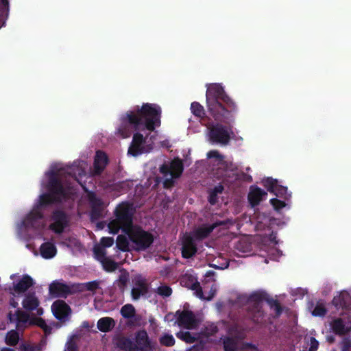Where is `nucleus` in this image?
Instances as JSON below:
<instances>
[{"instance_id":"obj_35","label":"nucleus","mask_w":351,"mask_h":351,"mask_svg":"<svg viewBox=\"0 0 351 351\" xmlns=\"http://www.w3.org/2000/svg\"><path fill=\"white\" fill-rule=\"evenodd\" d=\"M19 333L16 330H12L6 334L5 341L7 345L14 346L19 343Z\"/></svg>"},{"instance_id":"obj_52","label":"nucleus","mask_w":351,"mask_h":351,"mask_svg":"<svg viewBox=\"0 0 351 351\" xmlns=\"http://www.w3.org/2000/svg\"><path fill=\"white\" fill-rule=\"evenodd\" d=\"M21 350L22 351H40V349L37 346H34L28 344H23L21 346Z\"/></svg>"},{"instance_id":"obj_19","label":"nucleus","mask_w":351,"mask_h":351,"mask_svg":"<svg viewBox=\"0 0 351 351\" xmlns=\"http://www.w3.org/2000/svg\"><path fill=\"white\" fill-rule=\"evenodd\" d=\"M145 142V138L142 134L139 132L134 133L128 154L134 157L142 154L145 149L143 145Z\"/></svg>"},{"instance_id":"obj_47","label":"nucleus","mask_w":351,"mask_h":351,"mask_svg":"<svg viewBox=\"0 0 351 351\" xmlns=\"http://www.w3.org/2000/svg\"><path fill=\"white\" fill-rule=\"evenodd\" d=\"M29 325L36 326L43 330L44 328H46L47 324L42 318H32L29 322Z\"/></svg>"},{"instance_id":"obj_59","label":"nucleus","mask_w":351,"mask_h":351,"mask_svg":"<svg viewBox=\"0 0 351 351\" xmlns=\"http://www.w3.org/2000/svg\"><path fill=\"white\" fill-rule=\"evenodd\" d=\"M195 294L197 295V297H198L200 299H205V298L204 297V292H203V290H202V288H199V289H197L196 291H195Z\"/></svg>"},{"instance_id":"obj_21","label":"nucleus","mask_w":351,"mask_h":351,"mask_svg":"<svg viewBox=\"0 0 351 351\" xmlns=\"http://www.w3.org/2000/svg\"><path fill=\"white\" fill-rule=\"evenodd\" d=\"M267 196V193L263 189L256 186V185H252L250 188V193H248V202L251 207H255Z\"/></svg>"},{"instance_id":"obj_36","label":"nucleus","mask_w":351,"mask_h":351,"mask_svg":"<svg viewBox=\"0 0 351 351\" xmlns=\"http://www.w3.org/2000/svg\"><path fill=\"white\" fill-rule=\"evenodd\" d=\"M103 268L108 272L114 271L119 267L118 263L115 261L107 257L103 261L101 262Z\"/></svg>"},{"instance_id":"obj_29","label":"nucleus","mask_w":351,"mask_h":351,"mask_svg":"<svg viewBox=\"0 0 351 351\" xmlns=\"http://www.w3.org/2000/svg\"><path fill=\"white\" fill-rule=\"evenodd\" d=\"M116 325L114 318L111 317H104L98 319L97 327L98 330L102 332H108L111 331Z\"/></svg>"},{"instance_id":"obj_38","label":"nucleus","mask_w":351,"mask_h":351,"mask_svg":"<svg viewBox=\"0 0 351 351\" xmlns=\"http://www.w3.org/2000/svg\"><path fill=\"white\" fill-rule=\"evenodd\" d=\"M177 338L185 341L188 343H193L196 341V337H194L190 332L180 331L176 334Z\"/></svg>"},{"instance_id":"obj_57","label":"nucleus","mask_w":351,"mask_h":351,"mask_svg":"<svg viewBox=\"0 0 351 351\" xmlns=\"http://www.w3.org/2000/svg\"><path fill=\"white\" fill-rule=\"evenodd\" d=\"M8 319L10 323H16V313L13 314L11 311L8 314Z\"/></svg>"},{"instance_id":"obj_25","label":"nucleus","mask_w":351,"mask_h":351,"mask_svg":"<svg viewBox=\"0 0 351 351\" xmlns=\"http://www.w3.org/2000/svg\"><path fill=\"white\" fill-rule=\"evenodd\" d=\"M332 304H333L337 308L347 309L351 305V297L350 294L346 291L341 292L333 298Z\"/></svg>"},{"instance_id":"obj_37","label":"nucleus","mask_w":351,"mask_h":351,"mask_svg":"<svg viewBox=\"0 0 351 351\" xmlns=\"http://www.w3.org/2000/svg\"><path fill=\"white\" fill-rule=\"evenodd\" d=\"M75 285H80V291H82L83 289H86V291L95 292L96 290L99 289V282L97 280L88 282L84 284H75Z\"/></svg>"},{"instance_id":"obj_20","label":"nucleus","mask_w":351,"mask_h":351,"mask_svg":"<svg viewBox=\"0 0 351 351\" xmlns=\"http://www.w3.org/2000/svg\"><path fill=\"white\" fill-rule=\"evenodd\" d=\"M149 292V286L145 280L138 278L134 281V286L131 289L132 300L137 301L141 297L146 296Z\"/></svg>"},{"instance_id":"obj_5","label":"nucleus","mask_w":351,"mask_h":351,"mask_svg":"<svg viewBox=\"0 0 351 351\" xmlns=\"http://www.w3.org/2000/svg\"><path fill=\"white\" fill-rule=\"evenodd\" d=\"M117 347L124 351H147L151 341L145 330L135 333V343L127 337H119L117 339Z\"/></svg>"},{"instance_id":"obj_23","label":"nucleus","mask_w":351,"mask_h":351,"mask_svg":"<svg viewBox=\"0 0 351 351\" xmlns=\"http://www.w3.org/2000/svg\"><path fill=\"white\" fill-rule=\"evenodd\" d=\"M227 222L226 221L218 220L210 225H203L199 227L195 232V237L199 240H203L208 237L209 234L213 230L219 226L226 225Z\"/></svg>"},{"instance_id":"obj_2","label":"nucleus","mask_w":351,"mask_h":351,"mask_svg":"<svg viewBox=\"0 0 351 351\" xmlns=\"http://www.w3.org/2000/svg\"><path fill=\"white\" fill-rule=\"evenodd\" d=\"M206 102L209 114L215 121L230 123L234 120V114L237 110V105L221 85L212 84L207 88Z\"/></svg>"},{"instance_id":"obj_8","label":"nucleus","mask_w":351,"mask_h":351,"mask_svg":"<svg viewBox=\"0 0 351 351\" xmlns=\"http://www.w3.org/2000/svg\"><path fill=\"white\" fill-rule=\"evenodd\" d=\"M231 134H233L231 128L216 123L208 128V138L212 143L227 145L231 139Z\"/></svg>"},{"instance_id":"obj_16","label":"nucleus","mask_w":351,"mask_h":351,"mask_svg":"<svg viewBox=\"0 0 351 351\" xmlns=\"http://www.w3.org/2000/svg\"><path fill=\"white\" fill-rule=\"evenodd\" d=\"M43 219V213L36 207L35 208H33L25 217L23 221V224L27 228L38 230L43 226L42 221Z\"/></svg>"},{"instance_id":"obj_62","label":"nucleus","mask_w":351,"mask_h":351,"mask_svg":"<svg viewBox=\"0 0 351 351\" xmlns=\"http://www.w3.org/2000/svg\"><path fill=\"white\" fill-rule=\"evenodd\" d=\"M43 330L44 333H45L46 335H47L51 334L52 329H51V328L50 326H49L48 325H47V326H46V328H44L43 329Z\"/></svg>"},{"instance_id":"obj_64","label":"nucleus","mask_w":351,"mask_h":351,"mask_svg":"<svg viewBox=\"0 0 351 351\" xmlns=\"http://www.w3.org/2000/svg\"><path fill=\"white\" fill-rule=\"evenodd\" d=\"M335 339L333 337H328V341L330 343H334Z\"/></svg>"},{"instance_id":"obj_4","label":"nucleus","mask_w":351,"mask_h":351,"mask_svg":"<svg viewBox=\"0 0 351 351\" xmlns=\"http://www.w3.org/2000/svg\"><path fill=\"white\" fill-rule=\"evenodd\" d=\"M115 219L108 223L109 232L110 234H118L119 230L123 234H126L134 226L133 225V205L129 202H124L118 204L115 211Z\"/></svg>"},{"instance_id":"obj_17","label":"nucleus","mask_w":351,"mask_h":351,"mask_svg":"<svg viewBox=\"0 0 351 351\" xmlns=\"http://www.w3.org/2000/svg\"><path fill=\"white\" fill-rule=\"evenodd\" d=\"M90 205V217L92 221L98 220L103 217L104 206L103 201L97 197L94 193L88 195Z\"/></svg>"},{"instance_id":"obj_55","label":"nucleus","mask_w":351,"mask_h":351,"mask_svg":"<svg viewBox=\"0 0 351 351\" xmlns=\"http://www.w3.org/2000/svg\"><path fill=\"white\" fill-rule=\"evenodd\" d=\"M217 195L210 191L208 197V203L210 205H215L217 202Z\"/></svg>"},{"instance_id":"obj_14","label":"nucleus","mask_w":351,"mask_h":351,"mask_svg":"<svg viewBox=\"0 0 351 351\" xmlns=\"http://www.w3.org/2000/svg\"><path fill=\"white\" fill-rule=\"evenodd\" d=\"M175 316L176 317V324L180 327L187 329H191L196 325V319L193 311L190 310H178Z\"/></svg>"},{"instance_id":"obj_40","label":"nucleus","mask_w":351,"mask_h":351,"mask_svg":"<svg viewBox=\"0 0 351 351\" xmlns=\"http://www.w3.org/2000/svg\"><path fill=\"white\" fill-rule=\"evenodd\" d=\"M95 258L100 263L107 258L106 250L101 246H95L93 248Z\"/></svg>"},{"instance_id":"obj_31","label":"nucleus","mask_w":351,"mask_h":351,"mask_svg":"<svg viewBox=\"0 0 351 351\" xmlns=\"http://www.w3.org/2000/svg\"><path fill=\"white\" fill-rule=\"evenodd\" d=\"M129 281V272L125 269H121V274H119L118 280L116 281L115 284L117 285V287L119 289V291H121V293H124Z\"/></svg>"},{"instance_id":"obj_13","label":"nucleus","mask_w":351,"mask_h":351,"mask_svg":"<svg viewBox=\"0 0 351 351\" xmlns=\"http://www.w3.org/2000/svg\"><path fill=\"white\" fill-rule=\"evenodd\" d=\"M232 334L236 337H225L222 339L223 348L224 351H238L239 348V341L245 337L243 330L239 328V326L235 325L231 328Z\"/></svg>"},{"instance_id":"obj_11","label":"nucleus","mask_w":351,"mask_h":351,"mask_svg":"<svg viewBox=\"0 0 351 351\" xmlns=\"http://www.w3.org/2000/svg\"><path fill=\"white\" fill-rule=\"evenodd\" d=\"M54 317L62 324L68 322L72 314L71 306L62 300L54 301L51 306Z\"/></svg>"},{"instance_id":"obj_45","label":"nucleus","mask_w":351,"mask_h":351,"mask_svg":"<svg viewBox=\"0 0 351 351\" xmlns=\"http://www.w3.org/2000/svg\"><path fill=\"white\" fill-rule=\"evenodd\" d=\"M327 310L323 304H318L314 308L312 313L315 316H324Z\"/></svg>"},{"instance_id":"obj_41","label":"nucleus","mask_w":351,"mask_h":351,"mask_svg":"<svg viewBox=\"0 0 351 351\" xmlns=\"http://www.w3.org/2000/svg\"><path fill=\"white\" fill-rule=\"evenodd\" d=\"M128 240L125 236L118 235L117 239V245L119 250L123 252L128 251Z\"/></svg>"},{"instance_id":"obj_26","label":"nucleus","mask_w":351,"mask_h":351,"mask_svg":"<svg viewBox=\"0 0 351 351\" xmlns=\"http://www.w3.org/2000/svg\"><path fill=\"white\" fill-rule=\"evenodd\" d=\"M332 332L338 336H343L350 331V328L346 326L342 318H335L330 323Z\"/></svg>"},{"instance_id":"obj_61","label":"nucleus","mask_w":351,"mask_h":351,"mask_svg":"<svg viewBox=\"0 0 351 351\" xmlns=\"http://www.w3.org/2000/svg\"><path fill=\"white\" fill-rule=\"evenodd\" d=\"M10 305L12 307L16 308V307L18 306L19 303H18V302L14 298H12L10 300Z\"/></svg>"},{"instance_id":"obj_51","label":"nucleus","mask_w":351,"mask_h":351,"mask_svg":"<svg viewBox=\"0 0 351 351\" xmlns=\"http://www.w3.org/2000/svg\"><path fill=\"white\" fill-rule=\"evenodd\" d=\"M160 171L162 174H164L165 176L169 175L171 176V168L170 165L163 164L161 165L160 168Z\"/></svg>"},{"instance_id":"obj_56","label":"nucleus","mask_w":351,"mask_h":351,"mask_svg":"<svg viewBox=\"0 0 351 351\" xmlns=\"http://www.w3.org/2000/svg\"><path fill=\"white\" fill-rule=\"evenodd\" d=\"M223 189L224 188H223V185L219 184L214 186V189L211 191V192H213V193L217 194V195L221 194L223 191Z\"/></svg>"},{"instance_id":"obj_48","label":"nucleus","mask_w":351,"mask_h":351,"mask_svg":"<svg viewBox=\"0 0 351 351\" xmlns=\"http://www.w3.org/2000/svg\"><path fill=\"white\" fill-rule=\"evenodd\" d=\"M114 243V240L111 237H103L100 241L101 247H104V249L105 247H110L112 246Z\"/></svg>"},{"instance_id":"obj_24","label":"nucleus","mask_w":351,"mask_h":351,"mask_svg":"<svg viewBox=\"0 0 351 351\" xmlns=\"http://www.w3.org/2000/svg\"><path fill=\"white\" fill-rule=\"evenodd\" d=\"M108 162L107 155L102 151H97L96 152L94 160V173L95 175H100L105 169Z\"/></svg>"},{"instance_id":"obj_18","label":"nucleus","mask_w":351,"mask_h":351,"mask_svg":"<svg viewBox=\"0 0 351 351\" xmlns=\"http://www.w3.org/2000/svg\"><path fill=\"white\" fill-rule=\"evenodd\" d=\"M34 286V280L29 274H24L21 279L16 283H13V286L9 287L8 292L12 295L16 294H22L26 292L29 289Z\"/></svg>"},{"instance_id":"obj_53","label":"nucleus","mask_w":351,"mask_h":351,"mask_svg":"<svg viewBox=\"0 0 351 351\" xmlns=\"http://www.w3.org/2000/svg\"><path fill=\"white\" fill-rule=\"evenodd\" d=\"M207 158H216L221 160L222 156L219 154V153L216 150H211L207 154Z\"/></svg>"},{"instance_id":"obj_42","label":"nucleus","mask_w":351,"mask_h":351,"mask_svg":"<svg viewBox=\"0 0 351 351\" xmlns=\"http://www.w3.org/2000/svg\"><path fill=\"white\" fill-rule=\"evenodd\" d=\"M160 343L162 346L171 347L175 344V339L171 335L165 334L160 337Z\"/></svg>"},{"instance_id":"obj_12","label":"nucleus","mask_w":351,"mask_h":351,"mask_svg":"<svg viewBox=\"0 0 351 351\" xmlns=\"http://www.w3.org/2000/svg\"><path fill=\"white\" fill-rule=\"evenodd\" d=\"M252 300L265 301L271 309L275 311V317H280L283 311V308L280 302L269 296V295L263 290H257L251 293Z\"/></svg>"},{"instance_id":"obj_54","label":"nucleus","mask_w":351,"mask_h":351,"mask_svg":"<svg viewBox=\"0 0 351 351\" xmlns=\"http://www.w3.org/2000/svg\"><path fill=\"white\" fill-rule=\"evenodd\" d=\"M173 178H175L172 176L165 178V181H163V187L165 189H170L174 184Z\"/></svg>"},{"instance_id":"obj_63","label":"nucleus","mask_w":351,"mask_h":351,"mask_svg":"<svg viewBox=\"0 0 351 351\" xmlns=\"http://www.w3.org/2000/svg\"><path fill=\"white\" fill-rule=\"evenodd\" d=\"M1 351H16V350H14L13 348L4 347V348H2L1 349Z\"/></svg>"},{"instance_id":"obj_33","label":"nucleus","mask_w":351,"mask_h":351,"mask_svg":"<svg viewBox=\"0 0 351 351\" xmlns=\"http://www.w3.org/2000/svg\"><path fill=\"white\" fill-rule=\"evenodd\" d=\"M8 0H0V28L5 25V20L8 16Z\"/></svg>"},{"instance_id":"obj_15","label":"nucleus","mask_w":351,"mask_h":351,"mask_svg":"<svg viewBox=\"0 0 351 351\" xmlns=\"http://www.w3.org/2000/svg\"><path fill=\"white\" fill-rule=\"evenodd\" d=\"M262 184L267 191L278 197H285L287 194L288 188L280 184L277 179L267 177L263 179Z\"/></svg>"},{"instance_id":"obj_44","label":"nucleus","mask_w":351,"mask_h":351,"mask_svg":"<svg viewBox=\"0 0 351 351\" xmlns=\"http://www.w3.org/2000/svg\"><path fill=\"white\" fill-rule=\"evenodd\" d=\"M157 293L163 297H169L172 293V289L169 286H160L157 289Z\"/></svg>"},{"instance_id":"obj_39","label":"nucleus","mask_w":351,"mask_h":351,"mask_svg":"<svg viewBox=\"0 0 351 351\" xmlns=\"http://www.w3.org/2000/svg\"><path fill=\"white\" fill-rule=\"evenodd\" d=\"M191 110L192 113L199 118H202L205 115L204 107L198 101H193L191 104Z\"/></svg>"},{"instance_id":"obj_22","label":"nucleus","mask_w":351,"mask_h":351,"mask_svg":"<svg viewBox=\"0 0 351 351\" xmlns=\"http://www.w3.org/2000/svg\"><path fill=\"white\" fill-rule=\"evenodd\" d=\"M197 252V247L195 240L190 236L186 237L182 243L181 253L184 258H190Z\"/></svg>"},{"instance_id":"obj_3","label":"nucleus","mask_w":351,"mask_h":351,"mask_svg":"<svg viewBox=\"0 0 351 351\" xmlns=\"http://www.w3.org/2000/svg\"><path fill=\"white\" fill-rule=\"evenodd\" d=\"M47 193H44L39 197V201L36 208L40 210L42 207H46L56 203L62 202L69 197V192L58 176V172L53 170L49 174L47 184Z\"/></svg>"},{"instance_id":"obj_50","label":"nucleus","mask_w":351,"mask_h":351,"mask_svg":"<svg viewBox=\"0 0 351 351\" xmlns=\"http://www.w3.org/2000/svg\"><path fill=\"white\" fill-rule=\"evenodd\" d=\"M319 342L315 337L310 339V348L308 351H316L318 349Z\"/></svg>"},{"instance_id":"obj_27","label":"nucleus","mask_w":351,"mask_h":351,"mask_svg":"<svg viewBox=\"0 0 351 351\" xmlns=\"http://www.w3.org/2000/svg\"><path fill=\"white\" fill-rule=\"evenodd\" d=\"M40 304V302L36 297L35 292H29L27 293L22 302L23 307L29 311L36 309Z\"/></svg>"},{"instance_id":"obj_7","label":"nucleus","mask_w":351,"mask_h":351,"mask_svg":"<svg viewBox=\"0 0 351 351\" xmlns=\"http://www.w3.org/2000/svg\"><path fill=\"white\" fill-rule=\"evenodd\" d=\"M263 302L252 300L251 293L247 297L245 317L259 327L265 326L267 324V314L263 308Z\"/></svg>"},{"instance_id":"obj_30","label":"nucleus","mask_w":351,"mask_h":351,"mask_svg":"<svg viewBox=\"0 0 351 351\" xmlns=\"http://www.w3.org/2000/svg\"><path fill=\"white\" fill-rule=\"evenodd\" d=\"M31 319L29 315L26 311L18 308L16 311V328L20 330L22 328L26 327L27 324L29 325Z\"/></svg>"},{"instance_id":"obj_28","label":"nucleus","mask_w":351,"mask_h":351,"mask_svg":"<svg viewBox=\"0 0 351 351\" xmlns=\"http://www.w3.org/2000/svg\"><path fill=\"white\" fill-rule=\"evenodd\" d=\"M39 251L40 256L45 259H49L54 257L57 253L56 247L51 242L43 243L40 246Z\"/></svg>"},{"instance_id":"obj_9","label":"nucleus","mask_w":351,"mask_h":351,"mask_svg":"<svg viewBox=\"0 0 351 351\" xmlns=\"http://www.w3.org/2000/svg\"><path fill=\"white\" fill-rule=\"evenodd\" d=\"M80 292V285H67L61 281L54 280L49 287V293L53 298H66L69 295Z\"/></svg>"},{"instance_id":"obj_10","label":"nucleus","mask_w":351,"mask_h":351,"mask_svg":"<svg viewBox=\"0 0 351 351\" xmlns=\"http://www.w3.org/2000/svg\"><path fill=\"white\" fill-rule=\"evenodd\" d=\"M50 219L51 223L49 224V228L55 234H62L70 223L69 215L62 210H54L51 215Z\"/></svg>"},{"instance_id":"obj_43","label":"nucleus","mask_w":351,"mask_h":351,"mask_svg":"<svg viewBox=\"0 0 351 351\" xmlns=\"http://www.w3.org/2000/svg\"><path fill=\"white\" fill-rule=\"evenodd\" d=\"M217 332L218 328L214 324H210L204 328V330L202 333L206 337H210L215 335Z\"/></svg>"},{"instance_id":"obj_46","label":"nucleus","mask_w":351,"mask_h":351,"mask_svg":"<svg viewBox=\"0 0 351 351\" xmlns=\"http://www.w3.org/2000/svg\"><path fill=\"white\" fill-rule=\"evenodd\" d=\"M270 204L276 210H280V209L285 208L287 205L285 202L280 200L277 198L271 199Z\"/></svg>"},{"instance_id":"obj_60","label":"nucleus","mask_w":351,"mask_h":351,"mask_svg":"<svg viewBox=\"0 0 351 351\" xmlns=\"http://www.w3.org/2000/svg\"><path fill=\"white\" fill-rule=\"evenodd\" d=\"M201 285L199 284V282L197 281H195V282H193L192 285H191V289L193 291H197V289H199V288H201Z\"/></svg>"},{"instance_id":"obj_58","label":"nucleus","mask_w":351,"mask_h":351,"mask_svg":"<svg viewBox=\"0 0 351 351\" xmlns=\"http://www.w3.org/2000/svg\"><path fill=\"white\" fill-rule=\"evenodd\" d=\"M67 351H77V346L74 342H70L67 347Z\"/></svg>"},{"instance_id":"obj_32","label":"nucleus","mask_w":351,"mask_h":351,"mask_svg":"<svg viewBox=\"0 0 351 351\" xmlns=\"http://www.w3.org/2000/svg\"><path fill=\"white\" fill-rule=\"evenodd\" d=\"M169 165L171 168V176L179 178L184 170L182 161L180 158H177L173 159Z\"/></svg>"},{"instance_id":"obj_1","label":"nucleus","mask_w":351,"mask_h":351,"mask_svg":"<svg viewBox=\"0 0 351 351\" xmlns=\"http://www.w3.org/2000/svg\"><path fill=\"white\" fill-rule=\"evenodd\" d=\"M161 125V108L154 104H143L141 108L128 111L121 118L118 132L126 138L134 132L147 129L151 132Z\"/></svg>"},{"instance_id":"obj_6","label":"nucleus","mask_w":351,"mask_h":351,"mask_svg":"<svg viewBox=\"0 0 351 351\" xmlns=\"http://www.w3.org/2000/svg\"><path fill=\"white\" fill-rule=\"evenodd\" d=\"M125 235L134 245L136 251H144L149 248L154 241V237L149 232L143 230L140 226H134L128 230Z\"/></svg>"},{"instance_id":"obj_34","label":"nucleus","mask_w":351,"mask_h":351,"mask_svg":"<svg viewBox=\"0 0 351 351\" xmlns=\"http://www.w3.org/2000/svg\"><path fill=\"white\" fill-rule=\"evenodd\" d=\"M121 315L124 319H132L136 315V309L132 304H125L121 307Z\"/></svg>"},{"instance_id":"obj_49","label":"nucleus","mask_w":351,"mask_h":351,"mask_svg":"<svg viewBox=\"0 0 351 351\" xmlns=\"http://www.w3.org/2000/svg\"><path fill=\"white\" fill-rule=\"evenodd\" d=\"M351 347V339L348 337H345L341 341V348L343 351H348Z\"/></svg>"}]
</instances>
